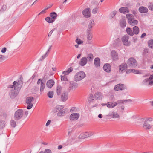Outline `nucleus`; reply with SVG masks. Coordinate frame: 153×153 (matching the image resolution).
Wrapping results in <instances>:
<instances>
[{
	"instance_id": "nucleus-30",
	"label": "nucleus",
	"mask_w": 153,
	"mask_h": 153,
	"mask_svg": "<svg viewBox=\"0 0 153 153\" xmlns=\"http://www.w3.org/2000/svg\"><path fill=\"white\" fill-rule=\"evenodd\" d=\"M45 87V81L42 82L40 84V91L42 92Z\"/></svg>"
},
{
	"instance_id": "nucleus-20",
	"label": "nucleus",
	"mask_w": 153,
	"mask_h": 153,
	"mask_svg": "<svg viewBox=\"0 0 153 153\" xmlns=\"http://www.w3.org/2000/svg\"><path fill=\"white\" fill-rule=\"evenodd\" d=\"M68 94L67 92L63 93L61 96V100L63 102L65 101L68 99Z\"/></svg>"
},
{
	"instance_id": "nucleus-9",
	"label": "nucleus",
	"mask_w": 153,
	"mask_h": 153,
	"mask_svg": "<svg viewBox=\"0 0 153 153\" xmlns=\"http://www.w3.org/2000/svg\"><path fill=\"white\" fill-rule=\"evenodd\" d=\"M82 13L84 16L86 18H88L90 17L91 15L90 8H87L85 9L82 12Z\"/></svg>"
},
{
	"instance_id": "nucleus-18",
	"label": "nucleus",
	"mask_w": 153,
	"mask_h": 153,
	"mask_svg": "<svg viewBox=\"0 0 153 153\" xmlns=\"http://www.w3.org/2000/svg\"><path fill=\"white\" fill-rule=\"evenodd\" d=\"M87 62V58L84 57L82 58L80 61L79 62V65L82 66H84Z\"/></svg>"
},
{
	"instance_id": "nucleus-14",
	"label": "nucleus",
	"mask_w": 153,
	"mask_h": 153,
	"mask_svg": "<svg viewBox=\"0 0 153 153\" xmlns=\"http://www.w3.org/2000/svg\"><path fill=\"white\" fill-rule=\"evenodd\" d=\"M79 114L78 113H73L70 116V120H76L79 117Z\"/></svg>"
},
{
	"instance_id": "nucleus-48",
	"label": "nucleus",
	"mask_w": 153,
	"mask_h": 153,
	"mask_svg": "<svg viewBox=\"0 0 153 153\" xmlns=\"http://www.w3.org/2000/svg\"><path fill=\"white\" fill-rule=\"evenodd\" d=\"M87 35L88 40H91L92 38L91 33H87Z\"/></svg>"
},
{
	"instance_id": "nucleus-7",
	"label": "nucleus",
	"mask_w": 153,
	"mask_h": 153,
	"mask_svg": "<svg viewBox=\"0 0 153 153\" xmlns=\"http://www.w3.org/2000/svg\"><path fill=\"white\" fill-rule=\"evenodd\" d=\"M152 120V119L149 118L146 119L144 122L143 125V127L146 129H149L151 128V123Z\"/></svg>"
},
{
	"instance_id": "nucleus-57",
	"label": "nucleus",
	"mask_w": 153,
	"mask_h": 153,
	"mask_svg": "<svg viewBox=\"0 0 153 153\" xmlns=\"http://www.w3.org/2000/svg\"><path fill=\"white\" fill-rule=\"evenodd\" d=\"M149 82V85H153V81H151V80H149L148 81Z\"/></svg>"
},
{
	"instance_id": "nucleus-26",
	"label": "nucleus",
	"mask_w": 153,
	"mask_h": 153,
	"mask_svg": "<svg viewBox=\"0 0 153 153\" xmlns=\"http://www.w3.org/2000/svg\"><path fill=\"white\" fill-rule=\"evenodd\" d=\"M126 23L125 19H123L120 20V25L122 28H124L126 26Z\"/></svg>"
},
{
	"instance_id": "nucleus-53",
	"label": "nucleus",
	"mask_w": 153,
	"mask_h": 153,
	"mask_svg": "<svg viewBox=\"0 0 153 153\" xmlns=\"http://www.w3.org/2000/svg\"><path fill=\"white\" fill-rule=\"evenodd\" d=\"M76 42L79 45L83 43L82 41H81L79 39H77L76 40Z\"/></svg>"
},
{
	"instance_id": "nucleus-4",
	"label": "nucleus",
	"mask_w": 153,
	"mask_h": 153,
	"mask_svg": "<svg viewBox=\"0 0 153 153\" xmlns=\"http://www.w3.org/2000/svg\"><path fill=\"white\" fill-rule=\"evenodd\" d=\"M24 115V111L22 109L17 110L15 112L14 115V118L16 120L21 119Z\"/></svg>"
},
{
	"instance_id": "nucleus-42",
	"label": "nucleus",
	"mask_w": 153,
	"mask_h": 153,
	"mask_svg": "<svg viewBox=\"0 0 153 153\" xmlns=\"http://www.w3.org/2000/svg\"><path fill=\"white\" fill-rule=\"evenodd\" d=\"M65 110L62 109L57 113V115L59 116H63L65 113Z\"/></svg>"
},
{
	"instance_id": "nucleus-15",
	"label": "nucleus",
	"mask_w": 153,
	"mask_h": 153,
	"mask_svg": "<svg viewBox=\"0 0 153 153\" xmlns=\"http://www.w3.org/2000/svg\"><path fill=\"white\" fill-rule=\"evenodd\" d=\"M125 89L124 87V85L121 84L117 85L114 87V90L116 91L119 90H123Z\"/></svg>"
},
{
	"instance_id": "nucleus-23",
	"label": "nucleus",
	"mask_w": 153,
	"mask_h": 153,
	"mask_svg": "<svg viewBox=\"0 0 153 153\" xmlns=\"http://www.w3.org/2000/svg\"><path fill=\"white\" fill-rule=\"evenodd\" d=\"M94 96L97 99L99 100L101 99L103 97L102 94L100 92H97L96 93Z\"/></svg>"
},
{
	"instance_id": "nucleus-8",
	"label": "nucleus",
	"mask_w": 153,
	"mask_h": 153,
	"mask_svg": "<svg viewBox=\"0 0 153 153\" xmlns=\"http://www.w3.org/2000/svg\"><path fill=\"white\" fill-rule=\"evenodd\" d=\"M129 37V36L128 35H125L122 37V41L125 45L127 46L130 45V42L128 41Z\"/></svg>"
},
{
	"instance_id": "nucleus-56",
	"label": "nucleus",
	"mask_w": 153,
	"mask_h": 153,
	"mask_svg": "<svg viewBox=\"0 0 153 153\" xmlns=\"http://www.w3.org/2000/svg\"><path fill=\"white\" fill-rule=\"evenodd\" d=\"M1 116H3L4 118H6L7 116V114L6 112H3L1 114Z\"/></svg>"
},
{
	"instance_id": "nucleus-45",
	"label": "nucleus",
	"mask_w": 153,
	"mask_h": 153,
	"mask_svg": "<svg viewBox=\"0 0 153 153\" xmlns=\"http://www.w3.org/2000/svg\"><path fill=\"white\" fill-rule=\"evenodd\" d=\"M94 20H91L90 21L88 27L90 28H92L93 26L94 25Z\"/></svg>"
},
{
	"instance_id": "nucleus-62",
	"label": "nucleus",
	"mask_w": 153,
	"mask_h": 153,
	"mask_svg": "<svg viewBox=\"0 0 153 153\" xmlns=\"http://www.w3.org/2000/svg\"><path fill=\"white\" fill-rule=\"evenodd\" d=\"M47 9H46V8L44 10H43L41 12L39 13V15H40L41 14L45 13V11L47 10Z\"/></svg>"
},
{
	"instance_id": "nucleus-22",
	"label": "nucleus",
	"mask_w": 153,
	"mask_h": 153,
	"mask_svg": "<svg viewBox=\"0 0 153 153\" xmlns=\"http://www.w3.org/2000/svg\"><path fill=\"white\" fill-rule=\"evenodd\" d=\"M117 105V104L115 102H108L107 104V107L109 108H113Z\"/></svg>"
},
{
	"instance_id": "nucleus-64",
	"label": "nucleus",
	"mask_w": 153,
	"mask_h": 153,
	"mask_svg": "<svg viewBox=\"0 0 153 153\" xmlns=\"http://www.w3.org/2000/svg\"><path fill=\"white\" fill-rule=\"evenodd\" d=\"M146 35V34L145 33H143L142 34L141 36V38H143Z\"/></svg>"
},
{
	"instance_id": "nucleus-5",
	"label": "nucleus",
	"mask_w": 153,
	"mask_h": 153,
	"mask_svg": "<svg viewBox=\"0 0 153 153\" xmlns=\"http://www.w3.org/2000/svg\"><path fill=\"white\" fill-rule=\"evenodd\" d=\"M127 64L129 67L132 68H134L137 66V63L134 58L131 57L127 61Z\"/></svg>"
},
{
	"instance_id": "nucleus-59",
	"label": "nucleus",
	"mask_w": 153,
	"mask_h": 153,
	"mask_svg": "<svg viewBox=\"0 0 153 153\" xmlns=\"http://www.w3.org/2000/svg\"><path fill=\"white\" fill-rule=\"evenodd\" d=\"M149 49L147 48H145L144 50V52L145 53H148Z\"/></svg>"
},
{
	"instance_id": "nucleus-63",
	"label": "nucleus",
	"mask_w": 153,
	"mask_h": 153,
	"mask_svg": "<svg viewBox=\"0 0 153 153\" xmlns=\"http://www.w3.org/2000/svg\"><path fill=\"white\" fill-rule=\"evenodd\" d=\"M62 148V146L61 145H59L58 147V149H60Z\"/></svg>"
},
{
	"instance_id": "nucleus-37",
	"label": "nucleus",
	"mask_w": 153,
	"mask_h": 153,
	"mask_svg": "<svg viewBox=\"0 0 153 153\" xmlns=\"http://www.w3.org/2000/svg\"><path fill=\"white\" fill-rule=\"evenodd\" d=\"M93 98V95L92 94H90L88 98V100L89 102H93V101L94 100Z\"/></svg>"
},
{
	"instance_id": "nucleus-12",
	"label": "nucleus",
	"mask_w": 153,
	"mask_h": 153,
	"mask_svg": "<svg viewBox=\"0 0 153 153\" xmlns=\"http://www.w3.org/2000/svg\"><path fill=\"white\" fill-rule=\"evenodd\" d=\"M111 56L114 60H116L118 59L117 53L114 50H112L111 52Z\"/></svg>"
},
{
	"instance_id": "nucleus-36",
	"label": "nucleus",
	"mask_w": 153,
	"mask_h": 153,
	"mask_svg": "<svg viewBox=\"0 0 153 153\" xmlns=\"http://www.w3.org/2000/svg\"><path fill=\"white\" fill-rule=\"evenodd\" d=\"M56 91L57 94L59 95L61 92L62 87L60 86H58L57 87Z\"/></svg>"
},
{
	"instance_id": "nucleus-17",
	"label": "nucleus",
	"mask_w": 153,
	"mask_h": 153,
	"mask_svg": "<svg viewBox=\"0 0 153 153\" xmlns=\"http://www.w3.org/2000/svg\"><path fill=\"white\" fill-rule=\"evenodd\" d=\"M93 135V134H89V133L87 132H85L84 133L82 134H80L79 137L80 138L82 139H85L88 137L90 136Z\"/></svg>"
},
{
	"instance_id": "nucleus-27",
	"label": "nucleus",
	"mask_w": 153,
	"mask_h": 153,
	"mask_svg": "<svg viewBox=\"0 0 153 153\" xmlns=\"http://www.w3.org/2000/svg\"><path fill=\"white\" fill-rule=\"evenodd\" d=\"M131 72H132L137 74H140L141 73V72L139 71L138 70H135V69H128L126 71L127 74H128Z\"/></svg>"
},
{
	"instance_id": "nucleus-40",
	"label": "nucleus",
	"mask_w": 153,
	"mask_h": 153,
	"mask_svg": "<svg viewBox=\"0 0 153 153\" xmlns=\"http://www.w3.org/2000/svg\"><path fill=\"white\" fill-rule=\"evenodd\" d=\"M112 117L113 118H120V115L117 112H113Z\"/></svg>"
},
{
	"instance_id": "nucleus-6",
	"label": "nucleus",
	"mask_w": 153,
	"mask_h": 153,
	"mask_svg": "<svg viewBox=\"0 0 153 153\" xmlns=\"http://www.w3.org/2000/svg\"><path fill=\"white\" fill-rule=\"evenodd\" d=\"M33 98L32 97H27L26 99V102L27 104L28 105L27 107L28 109H30L32 107L33 104L32 102L33 101Z\"/></svg>"
},
{
	"instance_id": "nucleus-13",
	"label": "nucleus",
	"mask_w": 153,
	"mask_h": 153,
	"mask_svg": "<svg viewBox=\"0 0 153 153\" xmlns=\"http://www.w3.org/2000/svg\"><path fill=\"white\" fill-rule=\"evenodd\" d=\"M119 11L121 13L126 14L129 13V10L128 8L127 7H123L119 8Z\"/></svg>"
},
{
	"instance_id": "nucleus-32",
	"label": "nucleus",
	"mask_w": 153,
	"mask_h": 153,
	"mask_svg": "<svg viewBox=\"0 0 153 153\" xmlns=\"http://www.w3.org/2000/svg\"><path fill=\"white\" fill-rule=\"evenodd\" d=\"M127 33L131 36H132L134 35L133 32L131 29L130 27L127 28L126 29Z\"/></svg>"
},
{
	"instance_id": "nucleus-44",
	"label": "nucleus",
	"mask_w": 153,
	"mask_h": 153,
	"mask_svg": "<svg viewBox=\"0 0 153 153\" xmlns=\"http://www.w3.org/2000/svg\"><path fill=\"white\" fill-rule=\"evenodd\" d=\"M117 13V11H113L112 13H111L110 14L109 17L110 19H112L116 15Z\"/></svg>"
},
{
	"instance_id": "nucleus-47",
	"label": "nucleus",
	"mask_w": 153,
	"mask_h": 153,
	"mask_svg": "<svg viewBox=\"0 0 153 153\" xmlns=\"http://www.w3.org/2000/svg\"><path fill=\"white\" fill-rule=\"evenodd\" d=\"M48 96L50 98H52L53 96V91H49L47 94Z\"/></svg>"
},
{
	"instance_id": "nucleus-46",
	"label": "nucleus",
	"mask_w": 153,
	"mask_h": 153,
	"mask_svg": "<svg viewBox=\"0 0 153 153\" xmlns=\"http://www.w3.org/2000/svg\"><path fill=\"white\" fill-rule=\"evenodd\" d=\"M47 78L46 77V76H44V78H43V79H39L37 82V84H38V85H39V84L40 83H41V82H44L43 81L44 80H45V79H46Z\"/></svg>"
},
{
	"instance_id": "nucleus-28",
	"label": "nucleus",
	"mask_w": 153,
	"mask_h": 153,
	"mask_svg": "<svg viewBox=\"0 0 153 153\" xmlns=\"http://www.w3.org/2000/svg\"><path fill=\"white\" fill-rule=\"evenodd\" d=\"M126 17L128 19V22L130 21H133L134 19L133 15L130 14H128L126 15Z\"/></svg>"
},
{
	"instance_id": "nucleus-19",
	"label": "nucleus",
	"mask_w": 153,
	"mask_h": 153,
	"mask_svg": "<svg viewBox=\"0 0 153 153\" xmlns=\"http://www.w3.org/2000/svg\"><path fill=\"white\" fill-rule=\"evenodd\" d=\"M54 81L52 79H50L47 81L46 85L48 88H51L54 85Z\"/></svg>"
},
{
	"instance_id": "nucleus-21",
	"label": "nucleus",
	"mask_w": 153,
	"mask_h": 153,
	"mask_svg": "<svg viewBox=\"0 0 153 153\" xmlns=\"http://www.w3.org/2000/svg\"><path fill=\"white\" fill-rule=\"evenodd\" d=\"M103 68L104 71L107 72H109L111 71L110 65L108 63L105 64L103 66Z\"/></svg>"
},
{
	"instance_id": "nucleus-16",
	"label": "nucleus",
	"mask_w": 153,
	"mask_h": 153,
	"mask_svg": "<svg viewBox=\"0 0 153 153\" xmlns=\"http://www.w3.org/2000/svg\"><path fill=\"white\" fill-rule=\"evenodd\" d=\"M138 10L140 13H147L148 10L146 7L143 6H140L139 7Z\"/></svg>"
},
{
	"instance_id": "nucleus-61",
	"label": "nucleus",
	"mask_w": 153,
	"mask_h": 153,
	"mask_svg": "<svg viewBox=\"0 0 153 153\" xmlns=\"http://www.w3.org/2000/svg\"><path fill=\"white\" fill-rule=\"evenodd\" d=\"M91 28H90L88 27V29H87V33H91Z\"/></svg>"
},
{
	"instance_id": "nucleus-24",
	"label": "nucleus",
	"mask_w": 153,
	"mask_h": 153,
	"mask_svg": "<svg viewBox=\"0 0 153 153\" xmlns=\"http://www.w3.org/2000/svg\"><path fill=\"white\" fill-rule=\"evenodd\" d=\"M100 59L98 57L96 58L94 60V64L96 67L100 66Z\"/></svg>"
},
{
	"instance_id": "nucleus-41",
	"label": "nucleus",
	"mask_w": 153,
	"mask_h": 153,
	"mask_svg": "<svg viewBox=\"0 0 153 153\" xmlns=\"http://www.w3.org/2000/svg\"><path fill=\"white\" fill-rule=\"evenodd\" d=\"M94 58L93 55L92 54H88L87 56V59H88L89 61H92Z\"/></svg>"
},
{
	"instance_id": "nucleus-33",
	"label": "nucleus",
	"mask_w": 153,
	"mask_h": 153,
	"mask_svg": "<svg viewBox=\"0 0 153 153\" xmlns=\"http://www.w3.org/2000/svg\"><path fill=\"white\" fill-rule=\"evenodd\" d=\"M126 101H128V102H131V100L130 99H128L127 100H118L117 102H116L117 104H117H120V103H123L124 102H126Z\"/></svg>"
},
{
	"instance_id": "nucleus-11",
	"label": "nucleus",
	"mask_w": 153,
	"mask_h": 153,
	"mask_svg": "<svg viewBox=\"0 0 153 153\" xmlns=\"http://www.w3.org/2000/svg\"><path fill=\"white\" fill-rule=\"evenodd\" d=\"M78 84L73 81L70 82L69 88L71 90L75 89L78 87Z\"/></svg>"
},
{
	"instance_id": "nucleus-29",
	"label": "nucleus",
	"mask_w": 153,
	"mask_h": 153,
	"mask_svg": "<svg viewBox=\"0 0 153 153\" xmlns=\"http://www.w3.org/2000/svg\"><path fill=\"white\" fill-rule=\"evenodd\" d=\"M133 33L135 34H137L139 32V28L137 26H135L133 28Z\"/></svg>"
},
{
	"instance_id": "nucleus-55",
	"label": "nucleus",
	"mask_w": 153,
	"mask_h": 153,
	"mask_svg": "<svg viewBox=\"0 0 153 153\" xmlns=\"http://www.w3.org/2000/svg\"><path fill=\"white\" fill-rule=\"evenodd\" d=\"M55 30V28H54L49 33H48V36L49 37L51 35L52 33Z\"/></svg>"
},
{
	"instance_id": "nucleus-49",
	"label": "nucleus",
	"mask_w": 153,
	"mask_h": 153,
	"mask_svg": "<svg viewBox=\"0 0 153 153\" xmlns=\"http://www.w3.org/2000/svg\"><path fill=\"white\" fill-rule=\"evenodd\" d=\"M65 75L63 76H61V80L63 81H67L68 80V79L67 77Z\"/></svg>"
},
{
	"instance_id": "nucleus-50",
	"label": "nucleus",
	"mask_w": 153,
	"mask_h": 153,
	"mask_svg": "<svg viewBox=\"0 0 153 153\" xmlns=\"http://www.w3.org/2000/svg\"><path fill=\"white\" fill-rule=\"evenodd\" d=\"M148 8L151 10H153V4L151 3H149Z\"/></svg>"
},
{
	"instance_id": "nucleus-1",
	"label": "nucleus",
	"mask_w": 153,
	"mask_h": 153,
	"mask_svg": "<svg viewBox=\"0 0 153 153\" xmlns=\"http://www.w3.org/2000/svg\"><path fill=\"white\" fill-rule=\"evenodd\" d=\"M23 78L21 77L20 80L18 82L14 81L13 85H10L8 87L11 88L10 97L12 98L15 97L18 95L19 90L21 89L23 84Z\"/></svg>"
},
{
	"instance_id": "nucleus-54",
	"label": "nucleus",
	"mask_w": 153,
	"mask_h": 153,
	"mask_svg": "<svg viewBox=\"0 0 153 153\" xmlns=\"http://www.w3.org/2000/svg\"><path fill=\"white\" fill-rule=\"evenodd\" d=\"M98 11V8L97 7L94 8L92 10V12L93 14L96 13Z\"/></svg>"
},
{
	"instance_id": "nucleus-60",
	"label": "nucleus",
	"mask_w": 153,
	"mask_h": 153,
	"mask_svg": "<svg viewBox=\"0 0 153 153\" xmlns=\"http://www.w3.org/2000/svg\"><path fill=\"white\" fill-rule=\"evenodd\" d=\"M51 120H48L47 121V123H46V126H48V125H50V123H51Z\"/></svg>"
},
{
	"instance_id": "nucleus-52",
	"label": "nucleus",
	"mask_w": 153,
	"mask_h": 153,
	"mask_svg": "<svg viewBox=\"0 0 153 153\" xmlns=\"http://www.w3.org/2000/svg\"><path fill=\"white\" fill-rule=\"evenodd\" d=\"M48 52H46V53L44 55H43L40 59V60L42 61L43 60L45 57L48 56Z\"/></svg>"
},
{
	"instance_id": "nucleus-2",
	"label": "nucleus",
	"mask_w": 153,
	"mask_h": 153,
	"mask_svg": "<svg viewBox=\"0 0 153 153\" xmlns=\"http://www.w3.org/2000/svg\"><path fill=\"white\" fill-rule=\"evenodd\" d=\"M86 76V74L85 72L83 71H80L77 73L74 76V79L76 82L79 81Z\"/></svg>"
},
{
	"instance_id": "nucleus-35",
	"label": "nucleus",
	"mask_w": 153,
	"mask_h": 153,
	"mask_svg": "<svg viewBox=\"0 0 153 153\" xmlns=\"http://www.w3.org/2000/svg\"><path fill=\"white\" fill-rule=\"evenodd\" d=\"M73 70V68L72 67H70L67 71H63V74L65 75H68L70 72H72Z\"/></svg>"
},
{
	"instance_id": "nucleus-38",
	"label": "nucleus",
	"mask_w": 153,
	"mask_h": 153,
	"mask_svg": "<svg viewBox=\"0 0 153 153\" xmlns=\"http://www.w3.org/2000/svg\"><path fill=\"white\" fill-rule=\"evenodd\" d=\"M138 21L137 20L134 19L133 21L130 22H128V23L130 24V25L134 26L137 25L138 23Z\"/></svg>"
},
{
	"instance_id": "nucleus-39",
	"label": "nucleus",
	"mask_w": 153,
	"mask_h": 153,
	"mask_svg": "<svg viewBox=\"0 0 153 153\" xmlns=\"http://www.w3.org/2000/svg\"><path fill=\"white\" fill-rule=\"evenodd\" d=\"M39 153H52V152L50 149H45L44 151H41Z\"/></svg>"
},
{
	"instance_id": "nucleus-25",
	"label": "nucleus",
	"mask_w": 153,
	"mask_h": 153,
	"mask_svg": "<svg viewBox=\"0 0 153 153\" xmlns=\"http://www.w3.org/2000/svg\"><path fill=\"white\" fill-rule=\"evenodd\" d=\"M63 108V106L62 105H58L54 108L53 111L54 112H56L62 109Z\"/></svg>"
},
{
	"instance_id": "nucleus-31",
	"label": "nucleus",
	"mask_w": 153,
	"mask_h": 153,
	"mask_svg": "<svg viewBox=\"0 0 153 153\" xmlns=\"http://www.w3.org/2000/svg\"><path fill=\"white\" fill-rule=\"evenodd\" d=\"M149 47L151 49H153V39H151L148 42Z\"/></svg>"
},
{
	"instance_id": "nucleus-43",
	"label": "nucleus",
	"mask_w": 153,
	"mask_h": 153,
	"mask_svg": "<svg viewBox=\"0 0 153 153\" xmlns=\"http://www.w3.org/2000/svg\"><path fill=\"white\" fill-rule=\"evenodd\" d=\"M10 123L11 127L13 128H15L16 125V122L13 120H11Z\"/></svg>"
},
{
	"instance_id": "nucleus-10",
	"label": "nucleus",
	"mask_w": 153,
	"mask_h": 153,
	"mask_svg": "<svg viewBox=\"0 0 153 153\" xmlns=\"http://www.w3.org/2000/svg\"><path fill=\"white\" fill-rule=\"evenodd\" d=\"M127 65L126 64H123L119 66V72L121 73H123L126 71Z\"/></svg>"
},
{
	"instance_id": "nucleus-34",
	"label": "nucleus",
	"mask_w": 153,
	"mask_h": 153,
	"mask_svg": "<svg viewBox=\"0 0 153 153\" xmlns=\"http://www.w3.org/2000/svg\"><path fill=\"white\" fill-rule=\"evenodd\" d=\"M5 122L3 120H0V130L3 129L5 126Z\"/></svg>"
},
{
	"instance_id": "nucleus-58",
	"label": "nucleus",
	"mask_w": 153,
	"mask_h": 153,
	"mask_svg": "<svg viewBox=\"0 0 153 153\" xmlns=\"http://www.w3.org/2000/svg\"><path fill=\"white\" fill-rule=\"evenodd\" d=\"M7 49L6 48L4 47L2 48L1 51L2 53H5Z\"/></svg>"
},
{
	"instance_id": "nucleus-51",
	"label": "nucleus",
	"mask_w": 153,
	"mask_h": 153,
	"mask_svg": "<svg viewBox=\"0 0 153 153\" xmlns=\"http://www.w3.org/2000/svg\"><path fill=\"white\" fill-rule=\"evenodd\" d=\"M152 79H153V74L150 75L149 79H145V82H148V81H149V80H152Z\"/></svg>"
},
{
	"instance_id": "nucleus-3",
	"label": "nucleus",
	"mask_w": 153,
	"mask_h": 153,
	"mask_svg": "<svg viewBox=\"0 0 153 153\" xmlns=\"http://www.w3.org/2000/svg\"><path fill=\"white\" fill-rule=\"evenodd\" d=\"M49 17H48L45 18V20L49 23L53 22L57 16V15L56 13L53 12L50 14Z\"/></svg>"
}]
</instances>
